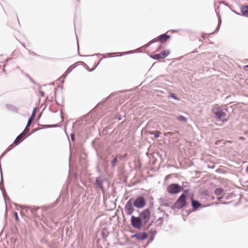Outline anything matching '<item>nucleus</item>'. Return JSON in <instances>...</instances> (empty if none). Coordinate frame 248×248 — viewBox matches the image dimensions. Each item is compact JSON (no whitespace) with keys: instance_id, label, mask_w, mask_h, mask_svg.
<instances>
[{"instance_id":"obj_1","label":"nucleus","mask_w":248,"mask_h":248,"mask_svg":"<svg viewBox=\"0 0 248 248\" xmlns=\"http://www.w3.org/2000/svg\"><path fill=\"white\" fill-rule=\"evenodd\" d=\"M213 111L217 119L222 122H226L228 121V117L226 115V113L223 111L222 109H220L219 108H214Z\"/></svg>"},{"instance_id":"obj_2","label":"nucleus","mask_w":248,"mask_h":248,"mask_svg":"<svg viewBox=\"0 0 248 248\" xmlns=\"http://www.w3.org/2000/svg\"><path fill=\"white\" fill-rule=\"evenodd\" d=\"M182 190L183 187L176 184H170L167 188V191L171 194L178 193Z\"/></svg>"},{"instance_id":"obj_3","label":"nucleus","mask_w":248,"mask_h":248,"mask_svg":"<svg viewBox=\"0 0 248 248\" xmlns=\"http://www.w3.org/2000/svg\"><path fill=\"white\" fill-rule=\"evenodd\" d=\"M134 205L138 208H142L146 205V200L143 197H138L135 200Z\"/></svg>"},{"instance_id":"obj_4","label":"nucleus","mask_w":248,"mask_h":248,"mask_svg":"<svg viewBox=\"0 0 248 248\" xmlns=\"http://www.w3.org/2000/svg\"><path fill=\"white\" fill-rule=\"evenodd\" d=\"M186 195L184 194H182L175 202V205L179 208H181L185 206L186 204Z\"/></svg>"},{"instance_id":"obj_5","label":"nucleus","mask_w":248,"mask_h":248,"mask_svg":"<svg viewBox=\"0 0 248 248\" xmlns=\"http://www.w3.org/2000/svg\"><path fill=\"white\" fill-rule=\"evenodd\" d=\"M140 217L141 220H142L145 223L149 222L150 217V211L149 209H146L143 210L140 214Z\"/></svg>"},{"instance_id":"obj_6","label":"nucleus","mask_w":248,"mask_h":248,"mask_svg":"<svg viewBox=\"0 0 248 248\" xmlns=\"http://www.w3.org/2000/svg\"><path fill=\"white\" fill-rule=\"evenodd\" d=\"M131 223L133 227L137 229H140L142 226L141 218L134 216L131 217Z\"/></svg>"},{"instance_id":"obj_7","label":"nucleus","mask_w":248,"mask_h":248,"mask_svg":"<svg viewBox=\"0 0 248 248\" xmlns=\"http://www.w3.org/2000/svg\"><path fill=\"white\" fill-rule=\"evenodd\" d=\"M170 54V51L168 50H165L162 51L158 54H154L151 56V57L155 60H158L159 59H164L166 58Z\"/></svg>"},{"instance_id":"obj_8","label":"nucleus","mask_w":248,"mask_h":248,"mask_svg":"<svg viewBox=\"0 0 248 248\" xmlns=\"http://www.w3.org/2000/svg\"><path fill=\"white\" fill-rule=\"evenodd\" d=\"M148 234L146 232H139L131 236L132 238H136L137 240L143 241L148 238Z\"/></svg>"},{"instance_id":"obj_9","label":"nucleus","mask_w":248,"mask_h":248,"mask_svg":"<svg viewBox=\"0 0 248 248\" xmlns=\"http://www.w3.org/2000/svg\"><path fill=\"white\" fill-rule=\"evenodd\" d=\"M24 137H25L23 136V134H20L19 136L17 137L15 140L14 141V143L8 147L7 149L8 150H10L13 148V147L18 145L23 140Z\"/></svg>"},{"instance_id":"obj_10","label":"nucleus","mask_w":248,"mask_h":248,"mask_svg":"<svg viewBox=\"0 0 248 248\" xmlns=\"http://www.w3.org/2000/svg\"><path fill=\"white\" fill-rule=\"evenodd\" d=\"M125 211L128 215H131L134 211L132 202L131 200H129L124 207Z\"/></svg>"},{"instance_id":"obj_11","label":"nucleus","mask_w":248,"mask_h":248,"mask_svg":"<svg viewBox=\"0 0 248 248\" xmlns=\"http://www.w3.org/2000/svg\"><path fill=\"white\" fill-rule=\"evenodd\" d=\"M170 36L166 35L165 34H162L159 36L157 37V40L161 42V43H163L165 42L167 40L170 38Z\"/></svg>"},{"instance_id":"obj_12","label":"nucleus","mask_w":248,"mask_h":248,"mask_svg":"<svg viewBox=\"0 0 248 248\" xmlns=\"http://www.w3.org/2000/svg\"><path fill=\"white\" fill-rule=\"evenodd\" d=\"M241 12L243 16L248 17V5L242 6Z\"/></svg>"},{"instance_id":"obj_13","label":"nucleus","mask_w":248,"mask_h":248,"mask_svg":"<svg viewBox=\"0 0 248 248\" xmlns=\"http://www.w3.org/2000/svg\"><path fill=\"white\" fill-rule=\"evenodd\" d=\"M36 112V108H34L32 114L28 121L27 127H29L34 120Z\"/></svg>"},{"instance_id":"obj_14","label":"nucleus","mask_w":248,"mask_h":248,"mask_svg":"<svg viewBox=\"0 0 248 248\" xmlns=\"http://www.w3.org/2000/svg\"><path fill=\"white\" fill-rule=\"evenodd\" d=\"M215 194L219 196V198H221L223 195V189L221 188H217L215 191Z\"/></svg>"},{"instance_id":"obj_15","label":"nucleus","mask_w":248,"mask_h":248,"mask_svg":"<svg viewBox=\"0 0 248 248\" xmlns=\"http://www.w3.org/2000/svg\"><path fill=\"white\" fill-rule=\"evenodd\" d=\"M192 205L193 207L195 209H198L200 206L201 203L197 201L196 200H192Z\"/></svg>"},{"instance_id":"obj_16","label":"nucleus","mask_w":248,"mask_h":248,"mask_svg":"<svg viewBox=\"0 0 248 248\" xmlns=\"http://www.w3.org/2000/svg\"><path fill=\"white\" fill-rule=\"evenodd\" d=\"M148 133L151 135H154L155 138H158L161 134L159 131H149Z\"/></svg>"},{"instance_id":"obj_17","label":"nucleus","mask_w":248,"mask_h":248,"mask_svg":"<svg viewBox=\"0 0 248 248\" xmlns=\"http://www.w3.org/2000/svg\"><path fill=\"white\" fill-rule=\"evenodd\" d=\"M176 119L179 121H183L184 122H187V119L183 116L179 115L176 117Z\"/></svg>"},{"instance_id":"obj_18","label":"nucleus","mask_w":248,"mask_h":248,"mask_svg":"<svg viewBox=\"0 0 248 248\" xmlns=\"http://www.w3.org/2000/svg\"><path fill=\"white\" fill-rule=\"evenodd\" d=\"M117 162V156H116L113 159L111 160V164L112 167H114L116 162Z\"/></svg>"},{"instance_id":"obj_19","label":"nucleus","mask_w":248,"mask_h":248,"mask_svg":"<svg viewBox=\"0 0 248 248\" xmlns=\"http://www.w3.org/2000/svg\"><path fill=\"white\" fill-rule=\"evenodd\" d=\"M29 130L30 129L28 128V127L26 126L24 131L21 134H23V136L25 137L26 134L29 131Z\"/></svg>"},{"instance_id":"obj_20","label":"nucleus","mask_w":248,"mask_h":248,"mask_svg":"<svg viewBox=\"0 0 248 248\" xmlns=\"http://www.w3.org/2000/svg\"><path fill=\"white\" fill-rule=\"evenodd\" d=\"M170 97H171L172 98H173V99H175V100H179V98L176 97L174 93H170Z\"/></svg>"},{"instance_id":"obj_21","label":"nucleus","mask_w":248,"mask_h":248,"mask_svg":"<svg viewBox=\"0 0 248 248\" xmlns=\"http://www.w3.org/2000/svg\"><path fill=\"white\" fill-rule=\"evenodd\" d=\"M75 67H73L72 66L69 67L67 70H66V73L68 74L69 73H70L71 71H72V70H73V68H74Z\"/></svg>"},{"instance_id":"obj_22","label":"nucleus","mask_w":248,"mask_h":248,"mask_svg":"<svg viewBox=\"0 0 248 248\" xmlns=\"http://www.w3.org/2000/svg\"><path fill=\"white\" fill-rule=\"evenodd\" d=\"M172 132H167V133H164V135H165V136H168V135H172Z\"/></svg>"},{"instance_id":"obj_23","label":"nucleus","mask_w":248,"mask_h":248,"mask_svg":"<svg viewBox=\"0 0 248 248\" xmlns=\"http://www.w3.org/2000/svg\"><path fill=\"white\" fill-rule=\"evenodd\" d=\"M244 69L247 71L248 70V65L245 66L244 67Z\"/></svg>"},{"instance_id":"obj_24","label":"nucleus","mask_w":248,"mask_h":248,"mask_svg":"<svg viewBox=\"0 0 248 248\" xmlns=\"http://www.w3.org/2000/svg\"><path fill=\"white\" fill-rule=\"evenodd\" d=\"M15 217H16V220H18V216H17V213H16H16H15Z\"/></svg>"},{"instance_id":"obj_25","label":"nucleus","mask_w":248,"mask_h":248,"mask_svg":"<svg viewBox=\"0 0 248 248\" xmlns=\"http://www.w3.org/2000/svg\"><path fill=\"white\" fill-rule=\"evenodd\" d=\"M117 156V157H118V158H119V159H121L123 158V157H122V155H118V156Z\"/></svg>"},{"instance_id":"obj_26","label":"nucleus","mask_w":248,"mask_h":248,"mask_svg":"<svg viewBox=\"0 0 248 248\" xmlns=\"http://www.w3.org/2000/svg\"><path fill=\"white\" fill-rule=\"evenodd\" d=\"M126 155H127V154H125V155H122V157H123V158H124L126 156Z\"/></svg>"},{"instance_id":"obj_27","label":"nucleus","mask_w":248,"mask_h":248,"mask_svg":"<svg viewBox=\"0 0 248 248\" xmlns=\"http://www.w3.org/2000/svg\"><path fill=\"white\" fill-rule=\"evenodd\" d=\"M246 170L248 172V166L247 167Z\"/></svg>"},{"instance_id":"obj_28","label":"nucleus","mask_w":248,"mask_h":248,"mask_svg":"<svg viewBox=\"0 0 248 248\" xmlns=\"http://www.w3.org/2000/svg\"><path fill=\"white\" fill-rule=\"evenodd\" d=\"M1 58H2V56H0V61H1V60H2V59H1Z\"/></svg>"},{"instance_id":"obj_29","label":"nucleus","mask_w":248,"mask_h":248,"mask_svg":"<svg viewBox=\"0 0 248 248\" xmlns=\"http://www.w3.org/2000/svg\"><path fill=\"white\" fill-rule=\"evenodd\" d=\"M71 138H72V139L73 140V139H74V137H73V136H72V135H71Z\"/></svg>"}]
</instances>
